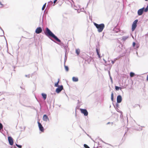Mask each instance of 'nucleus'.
I'll use <instances>...</instances> for the list:
<instances>
[{"instance_id": "1", "label": "nucleus", "mask_w": 148, "mask_h": 148, "mask_svg": "<svg viewBox=\"0 0 148 148\" xmlns=\"http://www.w3.org/2000/svg\"><path fill=\"white\" fill-rule=\"evenodd\" d=\"M45 34L48 36H50L52 37L55 40L58 42H61L60 40L56 36H55V35L47 27L46 28Z\"/></svg>"}, {"instance_id": "2", "label": "nucleus", "mask_w": 148, "mask_h": 148, "mask_svg": "<svg viewBox=\"0 0 148 148\" xmlns=\"http://www.w3.org/2000/svg\"><path fill=\"white\" fill-rule=\"evenodd\" d=\"M94 24L97 29V31L99 32H101L105 27V25L103 23L98 24L96 23H94Z\"/></svg>"}, {"instance_id": "3", "label": "nucleus", "mask_w": 148, "mask_h": 148, "mask_svg": "<svg viewBox=\"0 0 148 148\" xmlns=\"http://www.w3.org/2000/svg\"><path fill=\"white\" fill-rule=\"evenodd\" d=\"M138 22V20L136 19L133 22L132 26V31H133L137 26V24Z\"/></svg>"}, {"instance_id": "4", "label": "nucleus", "mask_w": 148, "mask_h": 148, "mask_svg": "<svg viewBox=\"0 0 148 148\" xmlns=\"http://www.w3.org/2000/svg\"><path fill=\"white\" fill-rule=\"evenodd\" d=\"M80 110L81 113L84 114L85 116H87L88 115V113L87 110L85 109H80Z\"/></svg>"}, {"instance_id": "5", "label": "nucleus", "mask_w": 148, "mask_h": 148, "mask_svg": "<svg viewBox=\"0 0 148 148\" xmlns=\"http://www.w3.org/2000/svg\"><path fill=\"white\" fill-rule=\"evenodd\" d=\"M8 139L10 144L12 145L14 143V141L12 138L11 136H8Z\"/></svg>"}, {"instance_id": "6", "label": "nucleus", "mask_w": 148, "mask_h": 148, "mask_svg": "<svg viewBox=\"0 0 148 148\" xmlns=\"http://www.w3.org/2000/svg\"><path fill=\"white\" fill-rule=\"evenodd\" d=\"M38 123L40 130L42 132H43L44 131V127L42 126L41 124L39 122H38Z\"/></svg>"}, {"instance_id": "7", "label": "nucleus", "mask_w": 148, "mask_h": 148, "mask_svg": "<svg viewBox=\"0 0 148 148\" xmlns=\"http://www.w3.org/2000/svg\"><path fill=\"white\" fill-rule=\"evenodd\" d=\"M63 89L62 86H61L58 87L56 90V92L57 93L60 92Z\"/></svg>"}, {"instance_id": "8", "label": "nucleus", "mask_w": 148, "mask_h": 148, "mask_svg": "<svg viewBox=\"0 0 148 148\" xmlns=\"http://www.w3.org/2000/svg\"><path fill=\"white\" fill-rule=\"evenodd\" d=\"M145 8H143L139 10L138 11V15H141L142 14L143 11H144Z\"/></svg>"}, {"instance_id": "9", "label": "nucleus", "mask_w": 148, "mask_h": 148, "mask_svg": "<svg viewBox=\"0 0 148 148\" xmlns=\"http://www.w3.org/2000/svg\"><path fill=\"white\" fill-rule=\"evenodd\" d=\"M42 32V29L41 27H37L36 30L35 32L37 34L41 33Z\"/></svg>"}, {"instance_id": "10", "label": "nucleus", "mask_w": 148, "mask_h": 148, "mask_svg": "<svg viewBox=\"0 0 148 148\" xmlns=\"http://www.w3.org/2000/svg\"><path fill=\"white\" fill-rule=\"evenodd\" d=\"M122 100V97L121 95H118L117 97V102L118 103H121Z\"/></svg>"}, {"instance_id": "11", "label": "nucleus", "mask_w": 148, "mask_h": 148, "mask_svg": "<svg viewBox=\"0 0 148 148\" xmlns=\"http://www.w3.org/2000/svg\"><path fill=\"white\" fill-rule=\"evenodd\" d=\"M43 120L44 121H49V119L48 116L46 114H44L43 117Z\"/></svg>"}, {"instance_id": "12", "label": "nucleus", "mask_w": 148, "mask_h": 148, "mask_svg": "<svg viewBox=\"0 0 148 148\" xmlns=\"http://www.w3.org/2000/svg\"><path fill=\"white\" fill-rule=\"evenodd\" d=\"M91 58L89 56H87L86 58L85 59V60L88 62V63H89L91 62Z\"/></svg>"}, {"instance_id": "13", "label": "nucleus", "mask_w": 148, "mask_h": 148, "mask_svg": "<svg viewBox=\"0 0 148 148\" xmlns=\"http://www.w3.org/2000/svg\"><path fill=\"white\" fill-rule=\"evenodd\" d=\"M72 80L74 82H76L78 81V79L77 77H73L72 78Z\"/></svg>"}, {"instance_id": "14", "label": "nucleus", "mask_w": 148, "mask_h": 148, "mask_svg": "<svg viewBox=\"0 0 148 148\" xmlns=\"http://www.w3.org/2000/svg\"><path fill=\"white\" fill-rule=\"evenodd\" d=\"M42 95L44 100L46 99L47 98V95L45 94L42 93Z\"/></svg>"}, {"instance_id": "15", "label": "nucleus", "mask_w": 148, "mask_h": 148, "mask_svg": "<svg viewBox=\"0 0 148 148\" xmlns=\"http://www.w3.org/2000/svg\"><path fill=\"white\" fill-rule=\"evenodd\" d=\"M96 50L97 53V54L99 58H101V56L100 54L99 53V51H98L97 49H96Z\"/></svg>"}, {"instance_id": "16", "label": "nucleus", "mask_w": 148, "mask_h": 148, "mask_svg": "<svg viewBox=\"0 0 148 148\" xmlns=\"http://www.w3.org/2000/svg\"><path fill=\"white\" fill-rule=\"evenodd\" d=\"M114 94L113 92H112L111 95V99L112 101H114Z\"/></svg>"}, {"instance_id": "17", "label": "nucleus", "mask_w": 148, "mask_h": 148, "mask_svg": "<svg viewBox=\"0 0 148 148\" xmlns=\"http://www.w3.org/2000/svg\"><path fill=\"white\" fill-rule=\"evenodd\" d=\"M76 53L77 55H79L80 53V50L79 49H77L76 50Z\"/></svg>"}, {"instance_id": "18", "label": "nucleus", "mask_w": 148, "mask_h": 148, "mask_svg": "<svg viewBox=\"0 0 148 148\" xmlns=\"http://www.w3.org/2000/svg\"><path fill=\"white\" fill-rule=\"evenodd\" d=\"M119 89L121 90L122 88L121 87H119L116 86H115V89L116 90H118Z\"/></svg>"}, {"instance_id": "19", "label": "nucleus", "mask_w": 148, "mask_h": 148, "mask_svg": "<svg viewBox=\"0 0 148 148\" xmlns=\"http://www.w3.org/2000/svg\"><path fill=\"white\" fill-rule=\"evenodd\" d=\"M135 75L134 73L133 72H131L130 74V76L131 77H132L134 76Z\"/></svg>"}, {"instance_id": "20", "label": "nucleus", "mask_w": 148, "mask_h": 148, "mask_svg": "<svg viewBox=\"0 0 148 148\" xmlns=\"http://www.w3.org/2000/svg\"><path fill=\"white\" fill-rule=\"evenodd\" d=\"M59 79H58V82L56 83L55 84V86H56V87H58V83L59 82Z\"/></svg>"}, {"instance_id": "21", "label": "nucleus", "mask_w": 148, "mask_h": 148, "mask_svg": "<svg viewBox=\"0 0 148 148\" xmlns=\"http://www.w3.org/2000/svg\"><path fill=\"white\" fill-rule=\"evenodd\" d=\"M64 68L65 70L67 71H69V69L68 67L66 66H64Z\"/></svg>"}, {"instance_id": "22", "label": "nucleus", "mask_w": 148, "mask_h": 148, "mask_svg": "<svg viewBox=\"0 0 148 148\" xmlns=\"http://www.w3.org/2000/svg\"><path fill=\"white\" fill-rule=\"evenodd\" d=\"M46 3H45L43 6L42 8V10H44L46 7Z\"/></svg>"}, {"instance_id": "23", "label": "nucleus", "mask_w": 148, "mask_h": 148, "mask_svg": "<svg viewBox=\"0 0 148 148\" xmlns=\"http://www.w3.org/2000/svg\"><path fill=\"white\" fill-rule=\"evenodd\" d=\"M84 147L85 148H90V147L86 144H84Z\"/></svg>"}, {"instance_id": "24", "label": "nucleus", "mask_w": 148, "mask_h": 148, "mask_svg": "<svg viewBox=\"0 0 148 148\" xmlns=\"http://www.w3.org/2000/svg\"><path fill=\"white\" fill-rule=\"evenodd\" d=\"M16 146L18 147L21 148L22 147V146L21 145H19L17 144H16Z\"/></svg>"}, {"instance_id": "25", "label": "nucleus", "mask_w": 148, "mask_h": 148, "mask_svg": "<svg viewBox=\"0 0 148 148\" xmlns=\"http://www.w3.org/2000/svg\"><path fill=\"white\" fill-rule=\"evenodd\" d=\"M136 45V43L135 42H133V47H134Z\"/></svg>"}, {"instance_id": "26", "label": "nucleus", "mask_w": 148, "mask_h": 148, "mask_svg": "<svg viewBox=\"0 0 148 148\" xmlns=\"http://www.w3.org/2000/svg\"><path fill=\"white\" fill-rule=\"evenodd\" d=\"M139 106V107H140V106L139 105L137 104H136L135 105V107H136V106Z\"/></svg>"}, {"instance_id": "27", "label": "nucleus", "mask_w": 148, "mask_h": 148, "mask_svg": "<svg viewBox=\"0 0 148 148\" xmlns=\"http://www.w3.org/2000/svg\"><path fill=\"white\" fill-rule=\"evenodd\" d=\"M57 1V0H54L53 1V3L54 4Z\"/></svg>"}, {"instance_id": "28", "label": "nucleus", "mask_w": 148, "mask_h": 148, "mask_svg": "<svg viewBox=\"0 0 148 148\" xmlns=\"http://www.w3.org/2000/svg\"><path fill=\"white\" fill-rule=\"evenodd\" d=\"M111 62L112 64H113L114 63V62L113 61H112Z\"/></svg>"}, {"instance_id": "29", "label": "nucleus", "mask_w": 148, "mask_h": 148, "mask_svg": "<svg viewBox=\"0 0 148 148\" xmlns=\"http://www.w3.org/2000/svg\"><path fill=\"white\" fill-rule=\"evenodd\" d=\"M147 80L148 81V75H147Z\"/></svg>"}, {"instance_id": "30", "label": "nucleus", "mask_w": 148, "mask_h": 148, "mask_svg": "<svg viewBox=\"0 0 148 148\" xmlns=\"http://www.w3.org/2000/svg\"><path fill=\"white\" fill-rule=\"evenodd\" d=\"M127 38H123V39L124 40H125Z\"/></svg>"}, {"instance_id": "31", "label": "nucleus", "mask_w": 148, "mask_h": 148, "mask_svg": "<svg viewBox=\"0 0 148 148\" xmlns=\"http://www.w3.org/2000/svg\"><path fill=\"white\" fill-rule=\"evenodd\" d=\"M146 1H147L148 0H145Z\"/></svg>"}]
</instances>
